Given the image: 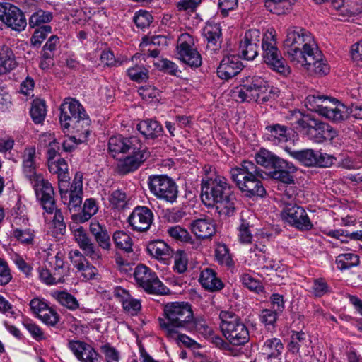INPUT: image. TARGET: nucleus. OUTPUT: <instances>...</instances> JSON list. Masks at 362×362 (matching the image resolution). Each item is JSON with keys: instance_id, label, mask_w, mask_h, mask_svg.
<instances>
[{"instance_id": "f8f14e48", "label": "nucleus", "mask_w": 362, "mask_h": 362, "mask_svg": "<svg viewBox=\"0 0 362 362\" xmlns=\"http://www.w3.org/2000/svg\"><path fill=\"white\" fill-rule=\"evenodd\" d=\"M134 275L137 284L148 293L164 295L169 291L156 274L144 264L136 266Z\"/></svg>"}, {"instance_id": "5701e85b", "label": "nucleus", "mask_w": 362, "mask_h": 362, "mask_svg": "<svg viewBox=\"0 0 362 362\" xmlns=\"http://www.w3.org/2000/svg\"><path fill=\"white\" fill-rule=\"evenodd\" d=\"M69 349L80 362H101V357L90 344L81 341H70Z\"/></svg>"}, {"instance_id": "69168bd1", "label": "nucleus", "mask_w": 362, "mask_h": 362, "mask_svg": "<svg viewBox=\"0 0 362 362\" xmlns=\"http://www.w3.org/2000/svg\"><path fill=\"white\" fill-rule=\"evenodd\" d=\"M86 257L78 250H71L69 252V258L78 271L88 262Z\"/></svg>"}, {"instance_id": "3c124183", "label": "nucleus", "mask_w": 362, "mask_h": 362, "mask_svg": "<svg viewBox=\"0 0 362 362\" xmlns=\"http://www.w3.org/2000/svg\"><path fill=\"white\" fill-rule=\"evenodd\" d=\"M37 318L49 327H55L59 322L60 316L54 308L49 306L47 310L43 311Z\"/></svg>"}, {"instance_id": "c756f323", "label": "nucleus", "mask_w": 362, "mask_h": 362, "mask_svg": "<svg viewBox=\"0 0 362 362\" xmlns=\"http://www.w3.org/2000/svg\"><path fill=\"white\" fill-rule=\"evenodd\" d=\"M313 132L308 134L309 138L315 143H322L325 140H332L337 136L336 131L328 124L319 122L313 127Z\"/></svg>"}, {"instance_id": "9b49d317", "label": "nucleus", "mask_w": 362, "mask_h": 362, "mask_svg": "<svg viewBox=\"0 0 362 362\" xmlns=\"http://www.w3.org/2000/svg\"><path fill=\"white\" fill-rule=\"evenodd\" d=\"M150 192L158 199L174 203L178 194L177 186L170 177L164 175H151L148 179Z\"/></svg>"}, {"instance_id": "0e129e2a", "label": "nucleus", "mask_w": 362, "mask_h": 362, "mask_svg": "<svg viewBox=\"0 0 362 362\" xmlns=\"http://www.w3.org/2000/svg\"><path fill=\"white\" fill-rule=\"evenodd\" d=\"M242 284L251 291L258 292L262 290V284L259 280L255 278L252 274L245 273L240 276Z\"/></svg>"}, {"instance_id": "bb28decb", "label": "nucleus", "mask_w": 362, "mask_h": 362, "mask_svg": "<svg viewBox=\"0 0 362 362\" xmlns=\"http://www.w3.org/2000/svg\"><path fill=\"white\" fill-rule=\"evenodd\" d=\"M114 294L127 313L135 315L140 310L141 308L140 301L134 298L128 291L122 287H117L114 291Z\"/></svg>"}, {"instance_id": "4c0bfd02", "label": "nucleus", "mask_w": 362, "mask_h": 362, "mask_svg": "<svg viewBox=\"0 0 362 362\" xmlns=\"http://www.w3.org/2000/svg\"><path fill=\"white\" fill-rule=\"evenodd\" d=\"M204 35L207 40L208 46H214L213 49H216L220 45L221 29L219 24L213 21H208L204 28Z\"/></svg>"}, {"instance_id": "f704fd0d", "label": "nucleus", "mask_w": 362, "mask_h": 362, "mask_svg": "<svg viewBox=\"0 0 362 362\" xmlns=\"http://www.w3.org/2000/svg\"><path fill=\"white\" fill-rule=\"evenodd\" d=\"M296 167L291 163L285 160V166H276L273 171L270 173L271 177L276 180L282 182L285 184H293L294 178L291 175L296 171Z\"/></svg>"}, {"instance_id": "e433bc0d", "label": "nucleus", "mask_w": 362, "mask_h": 362, "mask_svg": "<svg viewBox=\"0 0 362 362\" xmlns=\"http://www.w3.org/2000/svg\"><path fill=\"white\" fill-rule=\"evenodd\" d=\"M138 130L146 137L153 139L160 136L163 132L162 126L156 120L146 119L137 125Z\"/></svg>"}, {"instance_id": "680f3d73", "label": "nucleus", "mask_w": 362, "mask_h": 362, "mask_svg": "<svg viewBox=\"0 0 362 362\" xmlns=\"http://www.w3.org/2000/svg\"><path fill=\"white\" fill-rule=\"evenodd\" d=\"M252 261H253L257 265L263 267L267 269L276 270L279 268L278 264L270 259L269 253L267 251L262 252V255H257Z\"/></svg>"}, {"instance_id": "473e14b6", "label": "nucleus", "mask_w": 362, "mask_h": 362, "mask_svg": "<svg viewBox=\"0 0 362 362\" xmlns=\"http://www.w3.org/2000/svg\"><path fill=\"white\" fill-rule=\"evenodd\" d=\"M17 62L10 47L0 45V75L8 73L16 68Z\"/></svg>"}, {"instance_id": "37998d69", "label": "nucleus", "mask_w": 362, "mask_h": 362, "mask_svg": "<svg viewBox=\"0 0 362 362\" xmlns=\"http://www.w3.org/2000/svg\"><path fill=\"white\" fill-rule=\"evenodd\" d=\"M115 246L124 252L129 253L132 252V239L131 236L124 231H115L112 235Z\"/></svg>"}, {"instance_id": "bf43d9fd", "label": "nucleus", "mask_w": 362, "mask_h": 362, "mask_svg": "<svg viewBox=\"0 0 362 362\" xmlns=\"http://www.w3.org/2000/svg\"><path fill=\"white\" fill-rule=\"evenodd\" d=\"M52 32L50 25H45L36 29L31 37V42L35 46H40L47 35Z\"/></svg>"}, {"instance_id": "58836bf2", "label": "nucleus", "mask_w": 362, "mask_h": 362, "mask_svg": "<svg viewBox=\"0 0 362 362\" xmlns=\"http://www.w3.org/2000/svg\"><path fill=\"white\" fill-rule=\"evenodd\" d=\"M51 296L62 306L70 310H76L79 308V302L75 296L64 291H54Z\"/></svg>"}, {"instance_id": "6ab92c4d", "label": "nucleus", "mask_w": 362, "mask_h": 362, "mask_svg": "<svg viewBox=\"0 0 362 362\" xmlns=\"http://www.w3.org/2000/svg\"><path fill=\"white\" fill-rule=\"evenodd\" d=\"M261 33L259 30L252 29L245 32L239 45V54L246 60H253L258 55Z\"/></svg>"}, {"instance_id": "4be33fe9", "label": "nucleus", "mask_w": 362, "mask_h": 362, "mask_svg": "<svg viewBox=\"0 0 362 362\" xmlns=\"http://www.w3.org/2000/svg\"><path fill=\"white\" fill-rule=\"evenodd\" d=\"M296 66L320 76L327 74L330 70L329 64L320 58V53L317 46L312 50V52L305 55V57Z\"/></svg>"}, {"instance_id": "a878e982", "label": "nucleus", "mask_w": 362, "mask_h": 362, "mask_svg": "<svg viewBox=\"0 0 362 362\" xmlns=\"http://www.w3.org/2000/svg\"><path fill=\"white\" fill-rule=\"evenodd\" d=\"M190 228L197 237L202 239L209 238L216 233L214 220L209 217L194 220L190 223Z\"/></svg>"}, {"instance_id": "c9c22d12", "label": "nucleus", "mask_w": 362, "mask_h": 362, "mask_svg": "<svg viewBox=\"0 0 362 362\" xmlns=\"http://www.w3.org/2000/svg\"><path fill=\"white\" fill-rule=\"evenodd\" d=\"M265 138L275 145L284 144L288 141V133L286 128L279 124L267 127Z\"/></svg>"}, {"instance_id": "7ed1b4c3", "label": "nucleus", "mask_w": 362, "mask_h": 362, "mask_svg": "<svg viewBox=\"0 0 362 362\" xmlns=\"http://www.w3.org/2000/svg\"><path fill=\"white\" fill-rule=\"evenodd\" d=\"M37 168L35 148L33 146L25 148L23 153V174L33 185L42 207L48 211H52L53 209V187L47 180L44 179Z\"/></svg>"}, {"instance_id": "ddd939ff", "label": "nucleus", "mask_w": 362, "mask_h": 362, "mask_svg": "<svg viewBox=\"0 0 362 362\" xmlns=\"http://www.w3.org/2000/svg\"><path fill=\"white\" fill-rule=\"evenodd\" d=\"M67 180H62L59 183V189L63 203L70 210L75 211L80 207L82 203L83 196V175L76 173L72 181L70 189H67Z\"/></svg>"}, {"instance_id": "b1692460", "label": "nucleus", "mask_w": 362, "mask_h": 362, "mask_svg": "<svg viewBox=\"0 0 362 362\" xmlns=\"http://www.w3.org/2000/svg\"><path fill=\"white\" fill-rule=\"evenodd\" d=\"M242 68V62L237 56H226L217 68V74L221 79L228 80L236 76Z\"/></svg>"}, {"instance_id": "13d9d810", "label": "nucleus", "mask_w": 362, "mask_h": 362, "mask_svg": "<svg viewBox=\"0 0 362 362\" xmlns=\"http://www.w3.org/2000/svg\"><path fill=\"white\" fill-rule=\"evenodd\" d=\"M23 325L30 334L31 337L35 340L40 341L45 339L42 329L35 322L30 319H25L23 322Z\"/></svg>"}, {"instance_id": "2f4dec72", "label": "nucleus", "mask_w": 362, "mask_h": 362, "mask_svg": "<svg viewBox=\"0 0 362 362\" xmlns=\"http://www.w3.org/2000/svg\"><path fill=\"white\" fill-rule=\"evenodd\" d=\"M310 343L311 341L303 331H291L288 349L293 354L299 353L300 350L305 352Z\"/></svg>"}, {"instance_id": "49530a36", "label": "nucleus", "mask_w": 362, "mask_h": 362, "mask_svg": "<svg viewBox=\"0 0 362 362\" xmlns=\"http://www.w3.org/2000/svg\"><path fill=\"white\" fill-rule=\"evenodd\" d=\"M11 235L22 244H31L34 239V231L25 227H16L11 230Z\"/></svg>"}, {"instance_id": "f257e3e1", "label": "nucleus", "mask_w": 362, "mask_h": 362, "mask_svg": "<svg viewBox=\"0 0 362 362\" xmlns=\"http://www.w3.org/2000/svg\"><path fill=\"white\" fill-rule=\"evenodd\" d=\"M164 318H159V327L167 337L176 335V330L196 332L204 336L212 330L202 317H194L192 305L187 302H172L164 307Z\"/></svg>"}, {"instance_id": "603ef678", "label": "nucleus", "mask_w": 362, "mask_h": 362, "mask_svg": "<svg viewBox=\"0 0 362 362\" xmlns=\"http://www.w3.org/2000/svg\"><path fill=\"white\" fill-rule=\"evenodd\" d=\"M98 211L96 201L93 198L85 200L81 216V221L83 222L89 220Z\"/></svg>"}, {"instance_id": "338daca9", "label": "nucleus", "mask_w": 362, "mask_h": 362, "mask_svg": "<svg viewBox=\"0 0 362 362\" xmlns=\"http://www.w3.org/2000/svg\"><path fill=\"white\" fill-rule=\"evenodd\" d=\"M168 232L170 237L177 240L187 242L191 238L189 232L179 226L170 227Z\"/></svg>"}, {"instance_id": "09e8293b", "label": "nucleus", "mask_w": 362, "mask_h": 362, "mask_svg": "<svg viewBox=\"0 0 362 362\" xmlns=\"http://www.w3.org/2000/svg\"><path fill=\"white\" fill-rule=\"evenodd\" d=\"M251 224L245 219H240V223L237 228L238 239L241 244L247 245L252 243V234L251 231Z\"/></svg>"}, {"instance_id": "39448f33", "label": "nucleus", "mask_w": 362, "mask_h": 362, "mask_svg": "<svg viewBox=\"0 0 362 362\" xmlns=\"http://www.w3.org/2000/svg\"><path fill=\"white\" fill-rule=\"evenodd\" d=\"M237 93V98L242 102L263 103L279 95L277 88L270 86L267 81L259 76H247L243 80Z\"/></svg>"}, {"instance_id": "8fccbe9b", "label": "nucleus", "mask_w": 362, "mask_h": 362, "mask_svg": "<svg viewBox=\"0 0 362 362\" xmlns=\"http://www.w3.org/2000/svg\"><path fill=\"white\" fill-rule=\"evenodd\" d=\"M52 13L47 11L39 10L31 15L29 19V25L31 28L40 26L50 22L52 20Z\"/></svg>"}, {"instance_id": "393cba45", "label": "nucleus", "mask_w": 362, "mask_h": 362, "mask_svg": "<svg viewBox=\"0 0 362 362\" xmlns=\"http://www.w3.org/2000/svg\"><path fill=\"white\" fill-rule=\"evenodd\" d=\"M332 7L338 12L341 21H346L350 16L361 12V7L356 0H329Z\"/></svg>"}, {"instance_id": "a211bd4d", "label": "nucleus", "mask_w": 362, "mask_h": 362, "mask_svg": "<svg viewBox=\"0 0 362 362\" xmlns=\"http://www.w3.org/2000/svg\"><path fill=\"white\" fill-rule=\"evenodd\" d=\"M0 20L13 30L21 31L27 25L23 13L11 4H0Z\"/></svg>"}, {"instance_id": "4468645a", "label": "nucleus", "mask_w": 362, "mask_h": 362, "mask_svg": "<svg viewBox=\"0 0 362 362\" xmlns=\"http://www.w3.org/2000/svg\"><path fill=\"white\" fill-rule=\"evenodd\" d=\"M194 40L188 33L180 35L177 43V52L178 58L185 64L191 67H199L202 60L201 54L193 47Z\"/></svg>"}, {"instance_id": "c03bdc74", "label": "nucleus", "mask_w": 362, "mask_h": 362, "mask_svg": "<svg viewBox=\"0 0 362 362\" xmlns=\"http://www.w3.org/2000/svg\"><path fill=\"white\" fill-rule=\"evenodd\" d=\"M358 264V257L354 253L340 254L336 259L337 267L341 271L356 267Z\"/></svg>"}, {"instance_id": "dca6fc26", "label": "nucleus", "mask_w": 362, "mask_h": 362, "mask_svg": "<svg viewBox=\"0 0 362 362\" xmlns=\"http://www.w3.org/2000/svg\"><path fill=\"white\" fill-rule=\"evenodd\" d=\"M282 218L291 226L300 230H309L313 227L305 209L296 204H286L282 212Z\"/></svg>"}, {"instance_id": "f03ea898", "label": "nucleus", "mask_w": 362, "mask_h": 362, "mask_svg": "<svg viewBox=\"0 0 362 362\" xmlns=\"http://www.w3.org/2000/svg\"><path fill=\"white\" fill-rule=\"evenodd\" d=\"M201 199L206 206H214L220 216H230L235 210V197L226 178L206 176L202 180Z\"/></svg>"}, {"instance_id": "0eeeda50", "label": "nucleus", "mask_w": 362, "mask_h": 362, "mask_svg": "<svg viewBox=\"0 0 362 362\" xmlns=\"http://www.w3.org/2000/svg\"><path fill=\"white\" fill-rule=\"evenodd\" d=\"M305 105L308 110L316 112L320 115L334 122H341L345 120L349 115L346 106L334 98L322 95H308Z\"/></svg>"}, {"instance_id": "20e7f679", "label": "nucleus", "mask_w": 362, "mask_h": 362, "mask_svg": "<svg viewBox=\"0 0 362 362\" xmlns=\"http://www.w3.org/2000/svg\"><path fill=\"white\" fill-rule=\"evenodd\" d=\"M231 179L245 196L263 197L266 190L259 180L260 172L255 163L244 160L240 166L231 169Z\"/></svg>"}, {"instance_id": "5fc2aeb1", "label": "nucleus", "mask_w": 362, "mask_h": 362, "mask_svg": "<svg viewBox=\"0 0 362 362\" xmlns=\"http://www.w3.org/2000/svg\"><path fill=\"white\" fill-rule=\"evenodd\" d=\"M43 209L48 214H54V217L52 219L54 228L59 233L63 234L66 231V224L64 221V217L62 211L55 208L54 199H53V209L52 211H48L44 207Z\"/></svg>"}, {"instance_id": "1a4fd4ad", "label": "nucleus", "mask_w": 362, "mask_h": 362, "mask_svg": "<svg viewBox=\"0 0 362 362\" xmlns=\"http://www.w3.org/2000/svg\"><path fill=\"white\" fill-rule=\"evenodd\" d=\"M60 111L59 120L63 129L72 127L76 132H80L81 128H89L88 117L78 100L66 98L60 106Z\"/></svg>"}, {"instance_id": "c85d7f7f", "label": "nucleus", "mask_w": 362, "mask_h": 362, "mask_svg": "<svg viewBox=\"0 0 362 362\" xmlns=\"http://www.w3.org/2000/svg\"><path fill=\"white\" fill-rule=\"evenodd\" d=\"M291 124L297 130L308 135L310 131L313 132V127H316L317 120L310 117L309 115H304L299 111L292 112Z\"/></svg>"}, {"instance_id": "ea45409f", "label": "nucleus", "mask_w": 362, "mask_h": 362, "mask_svg": "<svg viewBox=\"0 0 362 362\" xmlns=\"http://www.w3.org/2000/svg\"><path fill=\"white\" fill-rule=\"evenodd\" d=\"M148 250L152 256L160 259H166L172 254L171 248L163 240L150 243Z\"/></svg>"}, {"instance_id": "423d86ee", "label": "nucleus", "mask_w": 362, "mask_h": 362, "mask_svg": "<svg viewBox=\"0 0 362 362\" xmlns=\"http://www.w3.org/2000/svg\"><path fill=\"white\" fill-rule=\"evenodd\" d=\"M284 45L290 61L296 66L316 47L310 33L298 27L288 29Z\"/></svg>"}, {"instance_id": "de8ad7c7", "label": "nucleus", "mask_w": 362, "mask_h": 362, "mask_svg": "<svg viewBox=\"0 0 362 362\" xmlns=\"http://www.w3.org/2000/svg\"><path fill=\"white\" fill-rule=\"evenodd\" d=\"M46 107L43 100H34L30 108V116L35 124H40L44 121L46 116Z\"/></svg>"}, {"instance_id": "4d7b16f0", "label": "nucleus", "mask_w": 362, "mask_h": 362, "mask_svg": "<svg viewBox=\"0 0 362 362\" xmlns=\"http://www.w3.org/2000/svg\"><path fill=\"white\" fill-rule=\"evenodd\" d=\"M129 78L138 83L145 81L148 78V71L142 66H135L127 69Z\"/></svg>"}, {"instance_id": "774afa93", "label": "nucleus", "mask_w": 362, "mask_h": 362, "mask_svg": "<svg viewBox=\"0 0 362 362\" xmlns=\"http://www.w3.org/2000/svg\"><path fill=\"white\" fill-rule=\"evenodd\" d=\"M134 21L138 28H144L151 23L152 16L148 11L139 10L135 13Z\"/></svg>"}, {"instance_id": "2eb2a0df", "label": "nucleus", "mask_w": 362, "mask_h": 362, "mask_svg": "<svg viewBox=\"0 0 362 362\" xmlns=\"http://www.w3.org/2000/svg\"><path fill=\"white\" fill-rule=\"evenodd\" d=\"M71 230L74 240L86 256L93 261L102 260L103 255L100 248L91 240L83 226H74L71 227Z\"/></svg>"}, {"instance_id": "a18cd8bd", "label": "nucleus", "mask_w": 362, "mask_h": 362, "mask_svg": "<svg viewBox=\"0 0 362 362\" xmlns=\"http://www.w3.org/2000/svg\"><path fill=\"white\" fill-rule=\"evenodd\" d=\"M49 170L51 173L58 175L59 182L62 180H68V164L64 158H59L57 161L49 162Z\"/></svg>"}, {"instance_id": "7c9ffc66", "label": "nucleus", "mask_w": 362, "mask_h": 362, "mask_svg": "<svg viewBox=\"0 0 362 362\" xmlns=\"http://www.w3.org/2000/svg\"><path fill=\"white\" fill-rule=\"evenodd\" d=\"M255 159L257 164L266 168L274 169L276 166H285V160L280 158L271 151L262 148L255 156Z\"/></svg>"}, {"instance_id": "412c9836", "label": "nucleus", "mask_w": 362, "mask_h": 362, "mask_svg": "<svg viewBox=\"0 0 362 362\" xmlns=\"http://www.w3.org/2000/svg\"><path fill=\"white\" fill-rule=\"evenodd\" d=\"M139 142V139L135 136L129 138L123 137L120 135L112 136L108 141V151L112 157L119 160L129 151L136 149L135 148Z\"/></svg>"}, {"instance_id": "f3484780", "label": "nucleus", "mask_w": 362, "mask_h": 362, "mask_svg": "<svg viewBox=\"0 0 362 362\" xmlns=\"http://www.w3.org/2000/svg\"><path fill=\"white\" fill-rule=\"evenodd\" d=\"M135 148L119 159L117 167L119 173L127 174L136 170L149 156V152L142 146L141 141Z\"/></svg>"}, {"instance_id": "72a5a7b5", "label": "nucleus", "mask_w": 362, "mask_h": 362, "mask_svg": "<svg viewBox=\"0 0 362 362\" xmlns=\"http://www.w3.org/2000/svg\"><path fill=\"white\" fill-rule=\"evenodd\" d=\"M284 350L281 340L274 337L266 339L261 347L262 353L267 358H279Z\"/></svg>"}, {"instance_id": "cd10ccee", "label": "nucleus", "mask_w": 362, "mask_h": 362, "mask_svg": "<svg viewBox=\"0 0 362 362\" xmlns=\"http://www.w3.org/2000/svg\"><path fill=\"white\" fill-rule=\"evenodd\" d=\"M199 281L203 288L209 291H220L224 286L215 271L211 268H204L201 271Z\"/></svg>"}, {"instance_id": "a19ab883", "label": "nucleus", "mask_w": 362, "mask_h": 362, "mask_svg": "<svg viewBox=\"0 0 362 362\" xmlns=\"http://www.w3.org/2000/svg\"><path fill=\"white\" fill-rule=\"evenodd\" d=\"M290 154L305 166L314 167L316 165V151L313 149L293 151Z\"/></svg>"}, {"instance_id": "e2e57ef3", "label": "nucleus", "mask_w": 362, "mask_h": 362, "mask_svg": "<svg viewBox=\"0 0 362 362\" xmlns=\"http://www.w3.org/2000/svg\"><path fill=\"white\" fill-rule=\"evenodd\" d=\"M215 256L216 260L222 265L230 267L233 264V260L229 254L228 249L225 245H221L217 247Z\"/></svg>"}, {"instance_id": "864d4df0", "label": "nucleus", "mask_w": 362, "mask_h": 362, "mask_svg": "<svg viewBox=\"0 0 362 362\" xmlns=\"http://www.w3.org/2000/svg\"><path fill=\"white\" fill-rule=\"evenodd\" d=\"M109 202L114 209H124L127 203V195L119 189L115 190L109 196Z\"/></svg>"}, {"instance_id": "6e6552de", "label": "nucleus", "mask_w": 362, "mask_h": 362, "mask_svg": "<svg viewBox=\"0 0 362 362\" xmlns=\"http://www.w3.org/2000/svg\"><path fill=\"white\" fill-rule=\"evenodd\" d=\"M219 319L221 330L231 345L239 346L249 341L248 327L235 313L222 310L219 313Z\"/></svg>"}, {"instance_id": "79ce46f5", "label": "nucleus", "mask_w": 362, "mask_h": 362, "mask_svg": "<svg viewBox=\"0 0 362 362\" xmlns=\"http://www.w3.org/2000/svg\"><path fill=\"white\" fill-rule=\"evenodd\" d=\"M78 135L69 136L63 141L62 146L64 151H71L78 144H81L86 141V139L90 133L89 128L81 129L80 132H76Z\"/></svg>"}, {"instance_id": "052dcab7", "label": "nucleus", "mask_w": 362, "mask_h": 362, "mask_svg": "<svg viewBox=\"0 0 362 362\" xmlns=\"http://www.w3.org/2000/svg\"><path fill=\"white\" fill-rule=\"evenodd\" d=\"M30 309L35 317L40 315L43 311L47 310L49 303L42 298H34L29 303Z\"/></svg>"}, {"instance_id": "9d476101", "label": "nucleus", "mask_w": 362, "mask_h": 362, "mask_svg": "<svg viewBox=\"0 0 362 362\" xmlns=\"http://www.w3.org/2000/svg\"><path fill=\"white\" fill-rule=\"evenodd\" d=\"M262 49L264 62L273 71L284 76L290 74V66L278 49L275 36L272 32H267L264 34L262 38Z\"/></svg>"}, {"instance_id": "aec40b11", "label": "nucleus", "mask_w": 362, "mask_h": 362, "mask_svg": "<svg viewBox=\"0 0 362 362\" xmlns=\"http://www.w3.org/2000/svg\"><path fill=\"white\" fill-rule=\"evenodd\" d=\"M153 221L152 211L145 206L135 207L128 217V223L132 230L137 232L147 231Z\"/></svg>"}, {"instance_id": "6e6d98bb", "label": "nucleus", "mask_w": 362, "mask_h": 362, "mask_svg": "<svg viewBox=\"0 0 362 362\" xmlns=\"http://www.w3.org/2000/svg\"><path fill=\"white\" fill-rule=\"evenodd\" d=\"M153 63L158 69L163 70L174 76H177V74L181 72L175 63L167 59H156Z\"/></svg>"}]
</instances>
